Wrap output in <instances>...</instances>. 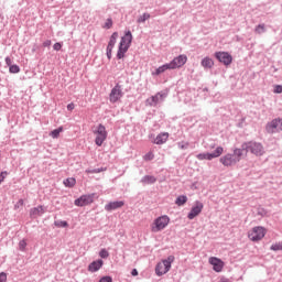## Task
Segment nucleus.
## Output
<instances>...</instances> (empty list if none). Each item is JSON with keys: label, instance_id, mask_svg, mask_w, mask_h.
<instances>
[{"label": "nucleus", "instance_id": "obj_1", "mask_svg": "<svg viewBox=\"0 0 282 282\" xmlns=\"http://www.w3.org/2000/svg\"><path fill=\"white\" fill-rule=\"evenodd\" d=\"M133 41V34H131V31H127L124 36L121 37V41L119 43V48L117 52V58H124V54L129 52V47H131V43Z\"/></svg>", "mask_w": 282, "mask_h": 282}, {"label": "nucleus", "instance_id": "obj_2", "mask_svg": "<svg viewBox=\"0 0 282 282\" xmlns=\"http://www.w3.org/2000/svg\"><path fill=\"white\" fill-rule=\"evenodd\" d=\"M242 149H246V153L250 152L256 158H261V155H265V149L263 144L254 141L242 143Z\"/></svg>", "mask_w": 282, "mask_h": 282}, {"label": "nucleus", "instance_id": "obj_3", "mask_svg": "<svg viewBox=\"0 0 282 282\" xmlns=\"http://www.w3.org/2000/svg\"><path fill=\"white\" fill-rule=\"evenodd\" d=\"M173 261H175V256H169L167 259L159 262L155 267L156 276H164V274H166L171 270Z\"/></svg>", "mask_w": 282, "mask_h": 282}, {"label": "nucleus", "instance_id": "obj_4", "mask_svg": "<svg viewBox=\"0 0 282 282\" xmlns=\"http://www.w3.org/2000/svg\"><path fill=\"white\" fill-rule=\"evenodd\" d=\"M171 224V218L166 215L158 217L154 219V221L151 225V231L152 232H162L166 226Z\"/></svg>", "mask_w": 282, "mask_h": 282}, {"label": "nucleus", "instance_id": "obj_5", "mask_svg": "<svg viewBox=\"0 0 282 282\" xmlns=\"http://www.w3.org/2000/svg\"><path fill=\"white\" fill-rule=\"evenodd\" d=\"M268 230L262 227V226H257L253 227L251 230H249L248 232V238L250 239V241H261V239H263V237H265Z\"/></svg>", "mask_w": 282, "mask_h": 282}, {"label": "nucleus", "instance_id": "obj_6", "mask_svg": "<svg viewBox=\"0 0 282 282\" xmlns=\"http://www.w3.org/2000/svg\"><path fill=\"white\" fill-rule=\"evenodd\" d=\"M221 155H224V147H217L214 152L199 153L196 158L202 162L204 160H215L217 158H221Z\"/></svg>", "mask_w": 282, "mask_h": 282}, {"label": "nucleus", "instance_id": "obj_7", "mask_svg": "<svg viewBox=\"0 0 282 282\" xmlns=\"http://www.w3.org/2000/svg\"><path fill=\"white\" fill-rule=\"evenodd\" d=\"M94 134H95V144H97V147H102L108 135L107 128H105V126L100 123L97 127V129L94 131Z\"/></svg>", "mask_w": 282, "mask_h": 282}, {"label": "nucleus", "instance_id": "obj_8", "mask_svg": "<svg viewBox=\"0 0 282 282\" xmlns=\"http://www.w3.org/2000/svg\"><path fill=\"white\" fill-rule=\"evenodd\" d=\"M122 96H124L122 86L117 84L109 94V100L112 105H116V102H120V100H122Z\"/></svg>", "mask_w": 282, "mask_h": 282}, {"label": "nucleus", "instance_id": "obj_9", "mask_svg": "<svg viewBox=\"0 0 282 282\" xmlns=\"http://www.w3.org/2000/svg\"><path fill=\"white\" fill-rule=\"evenodd\" d=\"M188 62V56L185 54L178 55L177 57H174L173 61L170 62V67L172 69H180L181 67H184L186 63Z\"/></svg>", "mask_w": 282, "mask_h": 282}, {"label": "nucleus", "instance_id": "obj_10", "mask_svg": "<svg viewBox=\"0 0 282 282\" xmlns=\"http://www.w3.org/2000/svg\"><path fill=\"white\" fill-rule=\"evenodd\" d=\"M265 129L268 133H279V131H282V119H273L267 124Z\"/></svg>", "mask_w": 282, "mask_h": 282}, {"label": "nucleus", "instance_id": "obj_11", "mask_svg": "<svg viewBox=\"0 0 282 282\" xmlns=\"http://www.w3.org/2000/svg\"><path fill=\"white\" fill-rule=\"evenodd\" d=\"M202 210H204V203L196 200L191 212L188 213L187 218L195 219V217H198V215L202 214Z\"/></svg>", "mask_w": 282, "mask_h": 282}, {"label": "nucleus", "instance_id": "obj_12", "mask_svg": "<svg viewBox=\"0 0 282 282\" xmlns=\"http://www.w3.org/2000/svg\"><path fill=\"white\" fill-rule=\"evenodd\" d=\"M215 57L219 63H223V65H230L232 63V55L228 52H216Z\"/></svg>", "mask_w": 282, "mask_h": 282}, {"label": "nucleus", "instance_id": "obj_13", "mask_svg": "<svg viewBox=\"0 0 282 282\" xmlns=\"http://www.w3.org/2000/svg\"><path fill=\"white\" fill-rule=\"evenodd\" d=\"M219 162L220 164H223V166H227V169H229L230 166H235V164H237V160L235 159V155L231 153L223 155L219 159Z\"/></svg>", "mask_w": 282, "mask_h": 282}, {"label": "nucleus", "instance_id": "obj_14", "mask_svg": "<svg viewBox=\"0 0 282 282\" xmlns=\"http://www.w3.org/2000/svg\"><path fill=\"white\" fill-rule=\"evenodd\" d=\"M89 204H94V194L83 195L79 198L75 199V206H89Z\"/></svg>", "mask_w": 282, "mask_h": 282}, {"label": "nucleus", "instance_id": "obj_15", "mask_svg": "<svg viewBox=\"0 0 282 282\" xmlns=\"http://www.w3.org/2000/svg\"><path fill=\"white\" fill-rule=\"evenodd\" d=\"M208 263L213 265L214 272H221L224 270V261L217 257H210Z\"/></svg>", "mask_w": 282, "mask_h": 282}, {"label": "nucleus", "instance_id": "obj_16", "mask_svg": "<svg viewBox=\"0 0 282 282\" xmlns=\"http://www.w3.org/2000/svg\"><path fill=\"white\" fill-rule=\"evenodd\" d=\"M166 98V94L158 93L156 95L147 99V105L149 107H156L159 102H162Z\"/></svg>", "mask_w": 282, "mask_h": 282}, {"label": "nucleus", "instance_id": "obj_17", "mask_svg": "<svg viewBox=\"0 0 282 282\" xmlns=\"http://www.w3.org/2000/svg\"><path fill=\"white\" fill-rule=\"evenodd\" d=\"M41 215H45V207H43V205L31 208L30 217H32V219H36V217H41Z\"/></svg>", "mask_w": 282, "mask_h": 282}, {"label": "nucleus", "instance_id": "obj_18", "mask_svg": "<svg viewBox=\"0 0 282 282\" xmlns=\"http://www.w3.org/2000/svg\"><path fill=\"white\" fill-rule=\"evenodd\" d=\"M122 206H124L123 200L110 202L105 206V210H108V212L118 210V208H122Z\"/></svg>", "mask_w": 282, "mask_h": 282}, {"label": "nucleus", "instance_id": "obj_19", "mask_svg": "<svg viewBox=\"0 0 282 282\" xmlns=\"http://www.w3.org/2000/svg\"><path fill=\"white\" fill-rule=\"evenodd\" d=\"M169 141V132H161L160 134L156 135L154 139V144H166Z\"/></svg>", "mask_w": 282, "mask_h": 282}, {"label": "nucleus", "instance_id": "obj_20", "mask_svg": "<svg viewBox=\"0 0 282 282\" xmlns=\"http://www.w3.org/2000/svg\"><path fill=\"white\" fill-rule=\"evenodd\" d=\"M104 264H105V262L102 260L93 261L88 265V271L89 272H98V270H100V268H102Z\"/></svg>", "mask_w": 282, "mask_h": 282}, {"label": "nucleus", "instance_id": "obj_21", "mask_svg": "<svg viewBox=\"0 0 282 282\" xmlns=\"http://www.w3.org/2000/svg\"><path fill=\"white\" fill-rule=\"evenodd\" d=\"M246 151V149H243V145H241V148H236L234 150V158L238 164V162H241V159L243 158V152Z\"/></svg>", "mask_w": 282, "mask_h": 282}, {"label": "nucleus", "instance_id": "obj_22", "mask_svg": "<svg viewBox=\"0 0 282 282\" xmlns=\"http://www.w3.org/2000/svg\"><path fill=\"white\" fill-rule=\"evenodd\" d=\"M169 69H173V68L171 67V64H170V63L164 64V65L158 67V68L155 69V72L152 73V76H160V74H164V72H166V70H169Z\"/></svg>", "mask_w": 282, "mask_h": 282}, {"label": "nucleus", "instance_id": "obj_23", "mask_svg": "<svg viewBox=\"0 0 282 282\" xmlns=\"http://www.w3.org/2000/svg\"><path fill=\"white\" fill-rule=\"evenodd\" d=\"M200 65L205 69H213V66L215 65V62L210 57H204Z\"/></svg>", "mask_w": 282, "mask_h": 282}, {"label": "nucleus", "instance_id": "obj_24", "mask_svg": "<svg viewBox=\"0 0 282 282\" xmlns=\"http://www.w3.org/2000/svg\"><path fill=\"white\" fill-rule=\"evenodd\" d=\"M142 184H155L158 182V178L155 176L145 175L141 180Z\"/></svg>", "mask_w": 282, "mask_h": 282}, {"label": "nucleus", "instance_id": "obj_25", "mask_svg": "<svg viewBox=\"0 0 282 282\" xmlns=\"http://www.w3.org/2000/svg\"><path fill=\"white\" fill-rule=\"evenodd\" d=\"M64 186H66L67 188H74V186H76V178L74 177H68L66 180H64Z\"/></svg>", "mask_w": 282, "mask_h": 282}, {"label": "nucleus", "instance_id": "obj_26", "mask_svg": "<svg viewBox=\"0 0 282 282\" xmlns=\"http://www.w3.org/2000/svg\"><path fill=\"white\" fill-rule=\"evenodd\" d=\"M61 133H63V127H59L53 131L50 132L51 138L56 140V138H59Z\"/></svg>", "mask_w": 282, "mask_h": 282}, {"label": "nucleus", "instance_id": "obj_27", "mask_svg": "<svg viewBox=\"0 0 282 282\" xmlns=\"http://www.w3.org/2000/svg\"><path fill=\"white\" fill-rule=\"evenodd\" d=\"M186 202H188V197H186L185 195H182L176 198L175 204L176 206H184Z\"/></svg>", "mask_w": 282, "mask_h": 282}, {"label": "nucleus", "instance_id": "obj_28", "mask_svg": "<svg viewBox=\"0 0 282 282\" xmlns=\"http://www.w3.org/2000/svg\"><path fill=\"white\" fill-rule=\"evenodd\" d=\"M116 41H118V32L112 33L110 36L108 45L116 47Z\"/></svg>", "mask_w": 282, "mask_h": 282}, {"label": "nucleus", "instance_id": "obj_29", "mask_svg": "<svg viewBox=\"0 0 282 282\" xmlns=\"http://www.w3.org/2000/svg\"><path fill=\"white\" fill-rule=\"evenodd\" d=\"M149 19H151V14L149 13H143L138 20V23H144V21H149Z\"/></svg>", "mask_w": 282, "mask_h": 282}, {"label": "nucleus", "instance_id": "obj_30", "mask_svg": "<svg viewBox=\"0 0 282 282\" xmlns=\"http://www.w3.org/2000/svg\"><path fill=\"white\" fill-rule=\"evenodd\" d=\"M9 72L10 74H19V72H21V68L19 67V65H11L9 66Z\"/></svg>", "mask_w": 282, "mask_h": 282}, {"label": "nucleus", "instance_id": "obj_31", "mask_svg": "<svg viewBox=\"0 0 282 282\" xmlns=\"http://www.w3.org/2000/svg\"><path fill=\"white\" fill-rule=\"evenodd\" d=\"M104 28L106 30H111V28H113V20H111V18L107 19L105 24H104Z\"/></svg>", "mask_w": 282, "mask_h": 282}, {"label": "nucleus", "instance_id": "obj_32", "mask_svg": "<svg viewBox=\"0 0 282 282\" xmlns=\"http://www.w3.org/2000/svg\"><path fill=\"white\" fill-rule=\"evenodd\" d=\"M271 250H273L274 252H279V250H282V242H276L272 245Z\"/></svg>", "mask_w": 282, "mask_h": 282}, {"label": "nucleus", "instance_id": "obj_33", "mask_svg": "<svg viewBox=\"0 0 282 282\" xmlns=\"http://www.w3.org/2000/svg\"><path fill=\"white\" fill-rule=\"evenodd\" d=\"M99 257H100L101 259H108V258H109V251H107V249H101V250L99 251Z\"/></svg>", "mask_w": 282, "mask_h": 282}, {"label": "nucleus", "instance_id": "obj_34", "mask_svg": "<svg viewBox=\"0 0 282 282\" xmlns=\"http://www.w3.org/2000/svg\"><path fill=\"white\" fill-rule=\"evenodd\" d=\"M153 158H155V154H153V152H148V153L143 156V160H145V162H151V160H153Z\"/></svg>", "mask_w": 282, "mask_h": 282}, {"label": "nucleus", "instance_id": "obj_35", "mask_svg": "<svg viewBox=\"0 0 282 282\" xmlns=\"http://www.w3.org/2000/svg\"><path fill=\"white\" fill-rule=\"evenodd\" d=\"M256 32H257V34H261L262 32H265V24H259L256 28Z\"/></svg>", "mask_w": 282, "mask_h": 282}, {"label": "nucleus", "instance_id": "obj_36", "mask_svg": "<svg viewBox=\"0 0 282 282\" xmlns=\"http://www.w3.org/2000/svg\"><path fill=\"white\" fill-rule=\"evenodd\" d=\"M111 52H113V46L108 45L106 50V54L109 61H111Z\"/></svg>", "mask_w": 282, "mask_h": 282}, {"label": "nucleus", "instance_id": "obj_37", "mask_svg": "<svg viewBox=\"0 0 282 282\" xmlns=\"http://www.w3.org/2000/svg\"><path fill=\"white\" fill-rule=\"evenodd\" d=\"M188 147H189L188 142H184V141L178 142V149L184 150V149H188Z\"/></svg>", "mask_w": 282, "mask_h": 282}, {"label": "nucleus", "instance_id": "obj_38", "mask_svg": "<svg viewBox=\"0 0 282 282\" xmlns=\"http://www.w3.org/2000/svg\"><path fill=\"white\" fill-rule=\"evenodd\" d=\"M26 246H28V242L25 240H21L19 242L20 250H25Z\"/></svg>", "mask_w": 282, "mask_h": 282}, {"label": "nucleus", "instance_id": "obj_39", "mask_svg": "<svg viewBox=\"0 0 282 282\" xmlns=\"http://www.w3.org/2000/svg\"><path fill=\"white\" fill-rule=\"evenodd\" d=\"M8 281V274L6 272L0 273V282H7Z\"/></svg>", "mask_w": 282, "mask_h": 282}, {"label": "nucleus", "instance_id": "obj_40", "mask_svg": "<svg viewBox=\"0 0 282 282\" xmlns=\"http://www.w3.org/2000/svg\"><path fill=\"white\" fill-rule=\"evenodd\" d=\"M99 282H113V279H111V276L109 275H106V276H102Z\"/></svg>", "mask_w": 282, "mask_h": 282}, {"label": "nucleus", "instance_id": "obj_41", "mask_svg": "<svg viewBox=\"0 0 282 282\" xmlns=\"http://www.w3.org/2000/svg\"><path fill=\"white\" fill-rule=\"evenodd\" d=\"M62 47L63 45L58 42L53 45V50H55V52H61Z\"/></svg>", "mask_w": 282, "mask_h": 282}, {"label": "nucleus", "instance_id": "obj_42", "mask_svg": "<svg viewBox=\"0 0 282 282\" xmlns=\"http://www.w3.org/2000/svg\"><path fill=\"white\" fill-rule=\"evenodd\" d=\"M8 177V172H1L0 173V184L3 182V180H6Z\"/></svg>", "mask_w": 282, "mask_h": 282}, {"label": "nucleus", "instance_id": "obj_43", "mask_svg": "<svg viewBox=\"0 0 282 282\" xmlns=\"http://www.w3.org/2000/svg\"><path fill=\"white\" fill-rule=\"evenodd\" d=\"M274 94H282V86L281 85H276L274 86Z\"/></svg>", "mask_w": 282, "mask_h": 282}, {"label": "nucleus", "instance_id": "obj_44", "mask_svg": "<svg viewBox=\"0 0 282 282\" xmlns=\"http://www.w3.org/2000/svg\"><path fill=\"white\" fill-rule=\"evenodd\" d=\"M43 47H50V45H52V41L51 40H46L43 42Z\"/></svg>", "mask_w": 282, "mask_h": 282}, {"label": "nucleus", "instance_id": "obj_45", "mask_svg": "<svg viewBox=\"0 0 282 282\" xmlns=\"http://www.w3.org/2000/svg\"><path fill=\"white\" fill-rule=\"evenodd\" d=\"M75 107L76 106L74 105V102H70V104L67 105V110L68 111H74Z\"/></svg>", "mask_w": 282, "mask_h": 282}, {"label": "nucleus", "instance_id": "obj_46", "mask_svg": "<svg viewBox=\"0 0 282 282\" xmlns=\"http://www.w3.org/2000/svg\"><path fill=\"white\" fill-rule=\"evenodd\" d=\"M6 63L8 67H12V59L10 57H6Z\"/></svg>", "mask_w": 282, "mask_h": 282}, {"label": "nucleus", "instance_id": "obj_47", "mask_svg": "<svg viewBox=\"0 0 282 282\" xmlns=\"http://www.w3.org/2000/svg\"><path fill=\"white\" fill-rule=\"evenodd\" d=\"M86 173H100V170H86Z\"/></svg>", "mask_w": 282, "mask_h": 282}, {"label": "nucleus", "instance_id": "obj_48", "mask_svg": "<svg viewBox=\"0 0 282 282\" xmlns=\"http://www.w3.org/2000/svg\"><path fill=\"white\" fill-rule=\"evenodd\" d=\"M23 204H24V200H23V199H20V200L18 202V204L15 205V208H19V206H23Z\"/></svg>", "mask_w": 282, "mask_h": 282}, {"label": "nucleus", "instance_id": "obj_49", "mask_svg": "<svg viewBox=\"0 0 282 282\" xmlns=\"http://www.w3.org/2000/svg\"><path fill=\"white\" fill-rule=\"evenodd\" d=\"M59 226H62L63 228H67V221H61Z\"/></svg>", "mask_w": 282, "mask_h": 282}, {"label": "nucleus", "instance_id": "obj_50", "mask_svg": "<svg viewBox=\"0 0 282 282\" xmlns=\"http://www.w3.org/2000/svg\"><path fill=\"white\" fill-rule=\"evenodd\" d=\"M131 274H132V276H138V269H133Z\"/></svg>", "mask_w": 282, "mask_h": 282}, {"label": "nucleus", "instance_id": "obj_51", "mask_svg": "<svg viewBox=\"0 0 282 282\" xmlns=\"http://www.w3.org/2000/svg\"><path fill=\"white\" fill-rule=\"evenodd\" d=\"M210 149H215V145H212Z\"/></svg>", "mask_w": 282, "mask_h": 282}]
</instances>
